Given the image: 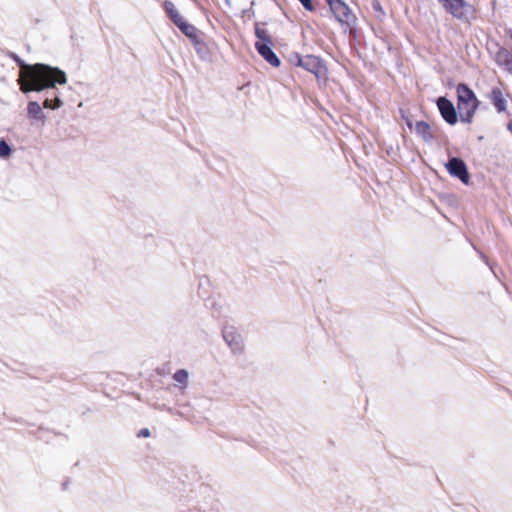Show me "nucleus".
<instances>
[{"instance_id":"f257e3e1","label":"nucleus","mask_w":512,"mask_h":512,"mask_svg":"<svg viewBox=\"0 0 512 512\" xmlns=\"http://www.w3.org/2000/svg\"><path fill=\"white\" fill-rule=\"evenodd\" d=\"M66 82L67 76L64 71L46 64L26 66L20 78L21 91L24 93L39 92L46 88H54L57 84H66Z\"/></svg>"},{"instance_id":"f03ea898","label":"nucleus","mask_w":512,"mask_h":512,"mask_svg":"<svg viewBox=\"0 0 512 512\" xmlns=\"http://www.w3.org/2000/svg\"><path fill=\"white\" fill-rule=\"evenodd\" d=\"M457 100L461 121L471 123L479 104L475 93L466 84L461 83L457 86Z\"/></svg>"},{"instance_id":"7ed1b4c3","label":"nucleus","mask_w":512,"mask_h":512,"mask_svg":"<svg viewBox=\"0 0 512 512\" xmlns=\"http://www.w3.org/2000/svg\"><path fill=\"white\" fill-rule=\"evenodd\" d=\"M453 17L467 20L473 14V7L465 0H448L442 4Z\"/></svg>"},{"instance_id":"20e7f679","label":"nucleus","mask_w":512,"mask_h":512,"mask_svg":"<svg viewBox=\"0 0 512 512\" xmlns=\"http://www.w3.org/2000/svg\"><path fill=\"white\" fill-rule=\"evenodd\" d=\"M336 20L342 24L349 25L354 20L350 7L342 0H326Z\"/></svg>"},{"instance_id":"39448f33","label":"nucleus","mask_w":512,"mask_h":512,"mask_svg":"<svg viewBox=\"0 0 512 512\" xmlns=\"http://www.w3.org/2000/svg\"><path fill=\"white\" fill-rule=\"evenodd\" d=\"M223 339L233 354H241L244 351V341L240 333L233 326H225L222 331Z\"/></svg>"},{"instance_id":"423d86ee","label":"nucleus","mask_w":512,"mask_h":512,"mask_svg":"<svg viewBox=\"0 0 512 512\" xmlns=\"http://www.w3.org/2000/svg\"><path fill=\"white\" fill-rule=\"evenodd\" d=\"M445 167L451 176L458 178L463 184H469V172L462 159L453 157L445 164Z\"/></svg>"},{"instance_id":"0eeeda50","label":"nucleus","mask_w":512,"mask_h":512,"mask_svg":"<svg viewBox=\"0 0 512 512\" xmlns=\"http://www.w3.org/2000/svg\"><path fill=\"white\" fill-rule=\"evenodd\" d=\"M438 109L443 119L450 125L457 122V112L453 103L445 97H440L437 100Z\"/></svg>"},{"instance_id":"6e6552de","label":"nucleus","mask_w":512,"mask_h":512,"mask_svg":"<svg viewBox=\"0 0 512 512\" xmlns=\"http://www.w3.org/2000/svg\"><path fill=\"white\" fill-rule=\"evenodd\" d=\"M297 65L316 75L322 68L321 60L313 55L299 57Z\"/></svg>"},{"instance_id":"1a4fd4ad","label":"nucleus","mask_w":512,"mask_h":512,"mask_svg":"<svg viewBox=\"0 0 512 512\" xmlns=\"http://www.w3.org/2000/svg\"><path fill=\"white\" fill-rule=\"evenodd\" d=\"M272 44H255L257 52L273 67L280 66V60L271 49Z\"/></svg>"},{"instance_id":"9d476101","label":"nucleus","mask_w":512,"mask_h":512,"mask_svg":"<svg viewBox=\"0 0 512 512\" xmlns=\"http://www.w3.org/2000/svg\"><path fill=\"white\" fill-rule=\"evenodd\" d=\"M27 115L30 119L38 122L42 125L46 122V115L40 106V104L36 101H30L27 105Z\"/></svg>"},{"instance_id":"9b49d317","label":"nucleus","mask_w":512,"mask_h":512,"mask_svg":"<svg viewBox=\"0 0 512 512\" xmlns=\"http://www.w3.org/2000/svg\"><path fill=\"white\" fill-rule=\"evenodd\" d=\"M489 99L499 113L506 110L507 101L500 88L494 87L489 94Z\"/></svg>"},{"instance_id":"f8f14e48","label":"nucleus","mask_w":512,"mask_h":512,"mask_svg":"<svg viewBox=\"0 0 512 512\" xmlns=\"http://www.w3.org/2000/svg\"><path fill=\"white\" fill-rule=\"evenodd\" d=\"M191 42L194 46V49L196 50V53L202 60H208L210 58V49L207 43L200 36H197Z\"/></svg>"},{"instance_id":"ddd939ff","label":"nucleus","mask_w":512,"mask_h":512,"mask_svg":"<svg viewBox=\"0 0 512 512\" xmlns=\"http://www.w3.org/2000/svg\"><path fill=\"white\" fill-rule=\"evenodd\" d=\"M415 131L426 142H429L433 139L431 127L427 122L418 121L415 125Z\"/></svg>"},{"instance_id":"4468645a","label":"nucleus","mask_w":512,"mask_h":512,"mask_svg":"<svg viewBox=\"0 0 512 512\" xmlns=\"http://www.w3.org/2000/svg\"><path fill=\"white\" fill-rule=\"evenodd\" d=\"M173 380L179 384L180 390H185L188 386V380H189V373L185 369H179L177 370L173 376Z\"/></svg>"},{"instance_id":"2eb2a0df","label":"nucleus","mask_w":512,"mask_h":512,"mask_svg":"<svg viewBox=\"0 0 512 512\" xmlns=\"http://www.w3.org/2000/svg\"><path fill=\"white\" fill-rule=\"evenodd\" d=\"M183 34H185L191 41L199 36V32L195 26L184 21L178 27Z\"/></svg>"},{"instance_id":"dca6fc26","label":"nucleus","mask_w":512,"mask_h":512,"mask_svg":"<svg viewBox=\"0 0 512 512\" xmlns=\"http://www.w3.org/2000/svg\"><path fill=\"white\" fill-rule=\"evenodd\" d=\"M255 35L258 39L255 44H272L270 35L266 29L256 26Z\"/></svg>"},{"instance_id":"f3484780","label":"nucleus","mask_w":512,"mask_h":512,"mask_svg":"<svg viewBox=\"0 0 512 512\" xmlns=\"http://www.w3.org/2000/svg\"><path fill=\"white\" fill-rule=\"evenodd\" d=\"M62 105H63V102L58 96H56L54 98V100L46 99L43 103V106L45 108L52 109V110L58 109Z\"/></svg>"},{"instance_id":"a211bd4d","label":"nucleus","mask_w":512,"mask_h":512,"mask_svg":"<svg viewBox=\"0 0 512 512\" xmlns=\"http://www.w3.org/2000/svg\"><path fill=\"white\" fill-rule=\"evenodd\" d=\"M12 148L8 145V143L1 139L0 140V158H7L11 155Z\"/></svg>"},{"instance_id":"6ab92c4d","label":"nucleus","mask_w":512,"mask_h":512,"mask_svg":"<svg viewBox=\"0 0 512 512\" xmlns=\"http://www.w3.org/2000/svg\"><path fill=\"white\" fill-rule=\"evenodd\" d=\"M163 8L170 18L173 17V15H176L179 13L178 10L176 9L175 5L169 0H166L164 2Z\"/></svg>"},{"instance_id":"aec40b11","label":"nucleus","mask_w":512,"mask_h":512,"mask_svg":"<svg viewBox=\"0 0 512 512\" xmlns=\"http://www.w3.org/2000/svg\"><path fill=\"white\" fill-rule=\"evenodd\" d=\"M503 64H504V66H505L506 70H507L509 73H511V74H512V56L510 57V56L506 55V58H505V60H504V63H503Z\"/></svg>"},{"instance_id":"412c9836","label":"nucleus","mask_w":512,"mask_h":512,"mask_svg":"<svg viewBox=\"0 0 512 512\" xmlns=\"http://www.w3.org/2000/svg\"><path fill=\"white\" fill-rule=\"evenodd\" d=\"M171 20L177 27H179V25H181V23L185 21L184 18L180 15V13L173 15V17H171Z\"/></svg>"},{"instance_id":"4be33fe9","label":"nucleus","mask_w":512,"mask_h":512,"mask_svg":"<svg viewBox=\"0 0 512 512\" xmlns=\"http://www.w3.org/2000/svg\"><path fill=\"white\" fill-rule=\"evenodd\" d=\"M305 9L312 11L314 9L312 1L311 0H299Z\"/></svg>"},{"instance_id":"5701e85b","label":"nucleus","mask_w":512,"mask_h":512,"mask_svg":"<svg viewBox=\"0 0 512 512\" xmlns=\"http://www.w3.org/2000/svg\"><path fill=\"white\" fill-rule=\"evenodd\" d=\"M149 435H150V431L147 428L142 429L139 432V436H142V437H148Z\"/></svg>"},{"instance_id":"b1692460","label":"nucleus","mask_w":512,"mask_h":512,"mask_svg":"<svg viewBox=\"0 0 512 512\" xmlns=\"http://www.w3.org/2000/svg\"><path fill=\"white\" fill-rule=\"evenodd\" d=\"M507 129L512 133V122L508 123Z\"/></svg>"},{"instance_id":"393cba45","label":"nucleus","mask_w":512,"mask_h":512,"mask_svg":"<svg viewBox=\"0 0 512 512\" xmlns=\"http://www.w3.org/2000/svg\"><path fill=\"white\" fill-rule=\"evenodd\" d=\"M407 125L409 126V128H412V123L409 120H407Z\"/></svg>"}]
</instances>
